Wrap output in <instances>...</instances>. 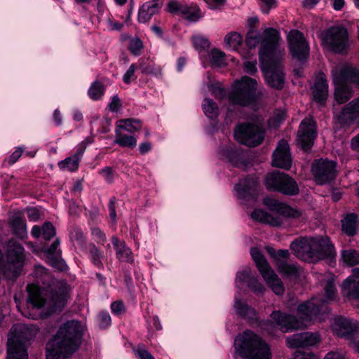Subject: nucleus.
Here are the masks:
<instances>
[{
  "label": "nucleus",
  "instance_id": "nucleus-1",
  "mask_svg": "<svg viewBox=\"0 0 359 359\" xmlns=\"http://www.w3.org/2000/svg\"><path fill=\"white\" fill-rule=\"evenodd\" d=\"M316 278L323 287L325 297H314L311 300L300 304L297 308V314L299 320L295 316L286 315L279 311H273L271 314L273 321L266 320L261 326L268 333L273 334L276 326L283 332H287L306 326L309 322L316 318L320 312V306L336 298V287L334 278L332 274L318 273Z\"/></svg>",
  "mask_w": 359,
  "mask_h": 359
},
{
  "label": "nucleus",
  "instance_id": "nucleus-2",
  "mask_svg": "<svg viewBox=\"0 0 359 359\" xmlns=\"http://www.w3.org/2000/svg\"><path fill=\"white\" fill-rule=\"evenodd\" d=\"M283 42L278 30L267 28L264 32V38L259 50V60L262 70L266 81L273 88L282 89L285 83V73L281 62L285 55Z\"/></svg>",
  "mask_w": 359,
  "mask_h": 359
},
{
  "label": "nucleus",
  "instance_id": "nucleus-3",
  "mask_svg": "<svg viewBox=\"0 0 359 359\" xmlns=\"http://www.w3.org/2000/svg\"><path fill=\"white\" fill-rule=\"evenodd\" d=\"M27 290L28 308L39 311L37 314L30 313L28 317L37 319L60 311L65 306L70 288L65 281L61 280L53 282L48 287L29 284Z\"/></svg>",
  "mask_w": 359,
  "mask_h": 359
},
{
  "label": "nucleus",
  "instance_id": "nucleus-4",
  "mask_svg": "<svg viewBox=\"0 0 359 359\" xmlns=\"http://www.w3.org/2000/svg\"><path fill=\"white\" fill-rule=\"evenodd\" d=\"M85 326L79 320H71L59 327L46 346V359H65L79 348Z\"/></svg>",
  "mask_w": 359,
  "mask_h": 359
},
{
  "label": "nucleus",
  "instance_id": "nucleus-5",
  "mask_svg": "<svg viewBox=\"0 0 359 359\" xmlns=\"http://www.w3.org/2000/svg\"><path fill=\"white\" fill-rule=\"evenodd\" d=\"M290 249L299 259L309 262L332 259L336 255L334 245L327 237L301 238L291 243Z\"/></svg>",
  "mask_w": 359,
  "mask_h": 359
},
{
  "label": "nucleus",
  "instance_id": "nucleus-6",
  "mask_svg": "<svg viewBox=\"0 0 359 359\" xmlns=\"http://www.w3.org/2000/svg\"><path fill=\"white\" fill-rule=\"evenodd\" d=\"M234 348L244 359H272L271 346L259 335L249 330L236 336Z\"/></svg>",
  "mask_w": 359,
  "mask_h": 359
},
{
  "label": "nucleus",
  "instance_id": "nucleus-7",
  "mask_svg": "<svg viewBox=\"0 0 359 359\" xmlns=\"http://www.w3.org/2000/svg\"><path fill=\"white\" fill-rule=\"evenodd\" d=\"M264 203L273 212L269 213L264 210L256 209L251 213V217L253 219L273 226H279L283 224L280 216L298 219L302 215V212L299 210L293 208L275 199L266 198Z\"/></svg>",
  "mask_w": 359,
  "mask_h": 359
},
{
  "label": "nucleus",
  "instance_id": "nucleus-8",
  "mask_svg": "<svg viewBox=\"0 0 359 359\" xmlns=\"http://www.w3.org/2000/svg\"><path fill=\"white\" fill-rule=\"evenodd\" d=\"M260 95L262 93L257 91V81L245 76L233 83L228 99L233 104L247 107L256 102Z\"/></svg>",
  "mask_w": 359,
  "mask_h": 359
},
{
  "label": "nucleus",
  "instance_id": "nucleus-9",
  "mask_svg": "<svg viewBox=\"0 0 359 359\" xmlns=\"http://www.w3.org/2000/svg\"><path fill=\"white\" fill-rule=\"evenodd\" d=\"M37 332L38 330L34 326L25 324L14 325L8 334V354H9L10 351H12L14 355L20 357L22 348L27 354L26 343L32 339L36 336Z\"/></svg>",
  "mask_w": 359,
  "mask_h": 359
},
{
  "label": "nucleus",
  "instance_id": "nucleus-10",
  "mask_svg": "<svg viewBox=\"0 0 359 359\" xmlns=\"http://www.w3.org/2000/svg\"><path fill=\"white\" fill-rule=\"evenodd\" d=\"M250 254L268 286L271 288L276 294H283L285 290L283 284L278 276L269 266L262 252L257 248H252Z\"/></svg>",
  "mask_w": 359,
  "mask_h": 359
},
{
  "label": "nucleus",
  "instance_id": "nucleus-11",
  "mask_svg": "<svg viewBox=\"0 0 359 359\" xmlns=\"http://www.w3.org/2000/svg\"><path fill=\"white\" fill-rule=\"evenodd\" d=\"M322 40L323 43L335 53H345L349 46L348 31L342 26L330 27L324 33Z\"/></svg>",
  "mask_w": 359,
  "mask_h": 359
},
{
  "label": "nucleus",
  "instance_id": "nucleus-12",
  "mask_svg": "<svg viewBox=\"0 0 359 359\" xmlns=\"http://www.w3.org/2000/svg\"><path fill=\"white\" fill-rule=\"evenodd\" d=\"M234 137L241 144L256 147L264 140V131L259 123L240 124L235 128Z\"/></svg>",
  "mask_w": 359,
  "mask_h": 359
},
{
  "label": "nucleus",
  "instance_id": "nucleus-13",
  "mask_svg": "<svg viewBox=\"0 0 359 359\" xmlns=\"http://www.w3.org/2000/svg\"><path fill=\"white\" fill-rule=\"evenodd\" d=\"M287 39L292 57L299 61L306 60L309 54V46L303 34L297 29H293L287 34Z\"/></svg>",
  "mask_w": 359,
  "mask_h": 359
},
{
  "label": "nucleus",
  "instance_id": "nucleus-14",
  "mask_svg": "<svg viewBox=\"0 0 359 359\" xmlns=\"http://www.w3.org/2000/svg\"><path fill=\"white\" fill-rule=\"evenodd\" d=\"M312 172L318 184L330 182L336 175L335 163L323 159L316 160L313 163Z\"/></svg>",
  "mask_w": 359,
  "mask_h": 359
},
{
  "label": "nucleus",
  "instance_id": "nucleus-15",
  "mask_svg": "<svg viewBox=\"0 0 359 359\" xmlns=\"http://www.w3.org/2000/svg\"><path fill=\"white\" fill-rule=\"evenodd\" d=\"M316 137V123L311 117L304 118L300 126L297 133V142L302 148L309 151Z\"/></svg>",
  "mask_w": 359,
  "mask_h": 359
},
{
  "label": "nucleus",
  "instance_id": "nucleus-16",
  "mask_svg": "<svg viewBox=\"0 0 359 359\" xmlns=\"http://www.w3.org/2000/svg\"><path fill=\"white\" fill-rule=\"evenodd\" d=\"M272 165L274 167L289 170L292 165V158L289 144L285 140L278 142L273 154Z\"/></svg>",
  "mask_w": 359,
  "mask_h": 359
},
{
  "label": "nucleus",
  "instance_id": "nucleus-17",
  "mask_svg": "<svg viewBox=\"0 0 359 359\" xmlns=\"http://www.w3.org/2000/svg\"><path fill=\"white\" fill-rule=\"evenodd\" d=\"M332 76L336 83L349 81L355 83L359 86V70L351 67L338 65L332 69Z\"/></svg>",
  "mask_w": 359,
  "mask_h": 359
},
{
  "label": "nucleus",
  "instance_id": "nucleus-18",
  "mask_svg": "<svg viewBox=\"0 0 359 359\" xmlns=\"http://www.w3.org/2000/svg\"><path fill=\"white\" fill-rule=\"evenodd\" d=\"M335 123L342 128H348L355 125L359 128V116L349 102L339 112L334 115Z\"/></svg>",
  "mask_w": 359,
  "mask_h": 359
},
{
  "label": "nucleus",
  "instance_id": "nucleus-19",
  "mask_svg": "<svg viewBox=\"0 0 359 359\" xmlns=\"http://www.w3.org/2000/svg\"><path fill=\"white\" fill-rule=\"evenodd\" d=\"M320 339L318 335L312 332L296 333L286 339L287 346L299 348L312 346L317 344Z\"/></svg>",
  "mask_w": 359,
  "mask_h": 359
},
{
  "label": "nucleus",
  "instance_id": "nucleus-20",
  "mask_svg": "<svg viewBox=\"0 0 359 359\" xmlns=\"http://www.w3.org/2000/svg\"><path fill=\"white\" fill-rule=\"evenodd\" d=\"M236 284L238 288H242L245 284L255 293H262L264 287L253 276H251L250 269L245 268L237 273Z\"/></svg>",
  "mask_w": 359,
  "mask_h": 359
},
{
  "label": "nucleus",
  "instance_id": "nucleus-21",
  "mask_svg": "<svg viewBox=\"0 0 359 359\" xmlns=\"http://www.w3.org/2000/svg\"><path fill=\"white\" fill-rule=\"evenodd\" d=\"M342 294L348 298L359 299V268L353 269V273L343 283Z\"/></svg>",
  "mask_w": 359,
  "mask_h": 359
},
{
  "label": "nucleus",
  "instance_id": "nucleus-22",
  "mask_svg": "<svg viewBox=\"0 0 359 359\" xmlns=\"http://www.w3.org/2000/svg\"><path fill=\"white\" fill-rule=\"evenodd\" d=\"M356 328V322L342 316L335 318L332 324L333 332L341 337H349L355 332Z\"/></svg>",
  "mask_w": 359,
  "mask_h": 359
},
{
  "label": "nucleus",
  "instance_id": "nucleus-23",
  "mask_svg": "<svg viewBox=\"0 0 359 359\" xmlns=\"http://www.w3.org/2000/svg\"><path fill=\"white\" fill-rule=\"evenodd\" d=\"M257 184L258 180L254 177L241 180L234 187L237 198L240 200L248 198L254 200L252 192L256 189Z\"/></svg>",
  "mask_w": 359,
  "mask_h": 359
},
{
  "label": "nucleus",
  "instance_id": "nucleus-24",
  "mask_svg": "<svg viewBox=\"0 0 359 359\" xmlns=\"http://www.w3.org/2000/svg\"><path fill=\"white\" fill-rule=\"evenodd\" d=\"M313 100L323 105L328 95V86L325 75L320 72L317 76L313 86L311 88Z\"/></svg>",
  "mask_w": 359,
  "mask_h": 359
},
{
  "label": "nucleus",
  "instance_id": "nucleus-25",
  "mask_svg": "<svg viewBox=\"0 0 359 359\" xmlns=\"http://www.w3.org/2000/svg\"><path fill=\"white\" fill-rule=\"evenodd\" d=\"M163 4V0H151L145 2L139 8L137 20L140 23L149 22L157 13Z\"/></svg>",
  "mask_w": 359,
  "mask_h": 359
},
{
  "label": "nucleus",
  "instance_id": "nucleus-26",
  "mask_svg": "<svg viewBox=\"0 0 359 359\" xmlns=\"http://www.w3.org/2000/svg\"><path fill=\"white\" fill-rule=\"evenodd\" d=\"M9 224L18 238L23 239L27 237L26 222L21 212H14L9 218Z\"/></svg>",
  "mask_w": 359,
  "mask_h": 359
},
{
  "label": "nucleus",
  "instance_id": "nucleus-27",
  "mask_svg": "<svg viewBox=\"0 0 359 359\" xmlns=\"http://www.w3.org/2000/svg\"><path fill=\"white\" fill-rule=\"evenodd\" d=\"M111 243L116 250V258L121 262H133V256L131 250L126 246V243L116 236L111 238Z\"/></svg>",
  "mask_w": 359,
  "mask_h": 359
},
{
  "label": "nucleus",
  "instance_id": "nucleus-28",
  "mask_svg": "<svg viewBox=\"0 0 359 359\" xmlns=\"http://www.w3.org/2000/svg\"><path fill=\"white\" fill-rule=\"evenodd\" d=\"M114 143L123 147L134 148L137 144V140L132 133L125 131V128L116 126Z\"/></svg>",
  "mask_w": 359,
  "mask_h": 359
},
{
  "label": "nucleus",
  "instance_id": "nucleus-29",
  "mask_svg": "<svg viewBox=\"0 0 359 359\" xmlns=\"http://www.w3.org/2000/svg\"><path fill=\"white\" fill-rule=\"evenodd\" d=\"M220 157L223 159L229 161L233 166L240 167L243 166V154L236 149L233 147H229L225 149H222L219 151Z\"/></svg>",
  "mask_w": 359,
  "mask_h": 359
},
{
  "label": "nucleus",
  "instance_id": "nucleus-30",
  "mask_svg": "<svg viewBox=\"0 0 359 359\" xmlns=\"http://www.w3.org/2000/svg\"><path fill=\"white\" fill-rule=\"evenodd\" d=\"M56 233V231L52 223L46 222L41 227L35 225L32 227L31 234L34 238H38L42 236L44 240L48 241Z\"/></svg>",
  "mask_w": 359,
  "mask_h": 359
},
{
  "label": "nucleus",
  "instance_id": "nucleus-31",
  "mask_svg": "<svg viewBox=\"0 0 359 359\" xmlns=\"http://www.w3.org/2000/svg\"><path fill=\"white\" fill-rule=\"evenodd\" d=\"M299 191V187L294 180L285 173L278 191L285 195L294 196L298 194Z\"/></svg>",
  "mask_w": 359,
  "mask_h": 359
},
{
  "label": "nucleus",
  "instance_id": "nucleus-32",
  "mask_svg": "<svg viewBox=\"0 0 359 359\" xmlns=\"http://www.w3.org/2000/svg\"><path fill=\"white\" fill-rule=\"evenodd\" d=\"M236 311L238 315L243 318H247L250 320H256L257 319V313L253 308L250 307L245 302H242L237 296H235Z\"/></svg>",
  "mask_w": 359,
  "mask_h": 359
},
{
  "label": "nucleus",
  "instance_id": "nucleus-33",
  "mask_svg": "<svg viewBox=\"0 0 359 359\" xmlns=\"http://www.w3.org/2000/svg\"><path fill=\"white\" fill-rule=\"evenodd\" d=\"M59 245L60 241L58 239H56L50 245V247L46 250V252L49 256L53 257V260H51L50 262L51 264L54 267L57 268L60 270H64L67 267L65 263L62 260L56 259L61 255V250L59 248Z\"/></svg>",
  "mask_w": 359,
  "mask_h": 359
},
{
  "label": "nucleus",
  "instance_id": "nucleus-34",
  "mask_svg": "<svg viewBox=\"0 0 359 359\" xmlns=\"http://www.w3.org/2000/svg\"><path fill=\"white\" fill-rule=\"evenodd\" d=\"M335 85L334 97L336 101L339 104L346 102L352 97V91L351 88L346 84L347 81H341Z\"/></svg>",
  "mask_w": 359,
  "mask_h": 359
},
{
  "label": "nucleus",
  "instance_id": "nucleus-35",
  "mask_svg": "<svg viewBox=\"0 0 359 359\" xmlns=\"http://www.w3.org/2000/svg\"><path fill=\"white\" fill-rule=\"evenodd\" d=\"M284 175V172L279 171L268 173L265 177V185L266 189L278 191Z\"/></svg>",
  "mask_w": 359,
  "mask_h": 359
},
{
  "label": "nucleus",
  "instance_id": "nucleus-36",
  "mask_svg": "<svg viewBox=\"0 0 359 359\" xmlns=\"http://www.w3.org/2000/svg\"><path fill=\"white\" fill-rule=\"evenodd\" d=\"M342 231L348 236H353L357 231V216L353 214L347 215L342 220Z\"/></svg>",
  "mask_w": 359,
  "mask_h": 359
},
{
  "label": "nucleus",
  "instance_id": "nucleus-37",
  "mask_svg": "<svg viewBox=\"0 0 359 359\" xmlns=\"http://www.w3.org/2000/svg\"><path fill=\"white\" fill-rule=\"evenodd\" d=\"M225 46L230 49L236 50L243 43L242 36L236 32H231L224 36Z\"/></svg>",
  "mask_w": 359,
  "mask_h": 359
},
{
  "label": "nucleus",
  "instance_id": "nucleus-38",
  "mask_svg": "<svg viewBox=\"0 0 359 359\" xmlns=\"http://www.w3.org/2000/svg\"><path fill=\"white\" fill-rule=\"evenodd\" d=\"M203 110L206 116L210 118H216L219 115V107L215 102L210 98H205L203 101Z\"/></svg>",
  "mask_w": 359,
  "mask_h": 359
},
{
  "label": "nucleus",
  "instance_id": "nucleus-39",
  "mask_svg": "<svg viewBox=\"0 0 359 359\" xmlns=\"http://www.w3.org/2000/svg\"><path fill=\"white\" fill-rule=\"evenodd\" d=\"M182 15L187 20L190 22H196L202 18V13L201 10L196 6H185L182 8Z\"/></svg>",
  "mask_w": 359,
  "mask_h": 359
},
{
  "label": "nucleus",
  "instance_id": "nucleus-40",
  "mask_svg": "<svg viewBox=\"0 0 359 359\" xmlns=\"http://www.w3.org/2000/svg\"><path fill=\"white\" fill-rule=\"evenodd\" d=\"M278 271L283 275L290 278H296L300 273V269L296 265L288 264L285 262L278 264Z\"/></svg>",
  "mask_w": 359,
  "mask_h": 359
},
{
  "label": "nucleus",
  "instance_id": "nucleus-41",
  "mask_svg": "<svg viewBox=\"0 0 359 359\" xmlns=\"http://www.w3.org/2000/svg\"><path fill=\"white\" fill-rule=\"evenodd\" d=\"M105 88L103 84L98 81H95L90 86L88 94L92 100H97L102 97Z\"/></svg>",
  "mask_w": 359,
  "mask_h": 359
},
{
  "label": "nucleus",
  "instance_id": "nucleus-42",
  "mask_svg": "<svg viewBox=\"0 0 359 359\" xmlns=\"http://www.w3.org/2000/svg\"><path fill=\"white\" fill-rule=\"evenodd\" d=\"M343 262L348 266H353L359 263V253L355 250H346L341 252Z\"/></svg>",
  "mask_w": 359,
  "mask_h": 359
},
{
  "label": "nucleus",
  "instance_id": "nucleus-43",
  "mask_svg": "<svg viewBox=\"0 0 359 359\" xmlns=\"http://www.w3.org/2000/svg\"><path fill=\"white\" fill-rule=\"evenodd\" d=\"M79 162L78 158L72 156L60 161L58 166L62 170L74 172L78 170Z\"/></svg>",
  "mask_w": 359,
  "mask_h": 359
},
{
  "label": "nucleus",
  "instance_id": "nucleus-44",
  "mask_svg": "<svg viewBox=\"0 0 359 359\" xmlns=\"http://www.w3.org/2000/svg\"><path fill=\"white\" fill-rule=\"evenodd\" d=\"M89 253L93 264L98 268H102L103 264L102 260L103 256L100 249L97 248L95 244L90 243L89 245Z\"/></svg>",
  "mask_w": 359,
  "mask_h": 359
},
{
  "label": "nucleus",
  "instance_id": "nucleus-45",
  "mask_svg": "<svg viewBox=\"0 0 359 359\" xmlns=\"http://www.w3.org/2000/svg\"><path fill=\"white\" fill-rule=\"evenodd\" d=\"M120 123L117 127L125 128V131L132 134L141 128L140 122L137 120L126 119L121 121Z\"/></svg>",
  "mask_w": 359,
  "mask_h": 359
},
{
  "label": "nucleus",
  "instance_id": "nucleus-46",
  "mask_svg": "<svg viewBox=\"0 0 359 359\" xmlns=\"http://www.w3.org/2000/svg\"><path fill=\"white\" fill-rule=\"evenodd\" d=\"M70 239L75 246L83 248L86 241L83 233L80 229L75 228L71 231Z\"/></svg>",
  "mask_w": 359,
  "mask_h": 359
},
{
  "label": "nucleus",
  "instance_id": "nucleus-47",
  "mask_svg": "<svg viewBox=\"0 0 359 359\" xmlns=\"http://www.w3.org/2000/svg\"><path fill=\"white\" fill-rule=\"evenodd\" d=\"M264 32H265V30ZM264 38V32H263L262 40L261 41V36H260L259 33H258L257 32H255V31H251V32H248V34L247 35L246 44L250 48H255L260 42H261V44L262 43ZM262 48V46L260 47V48Z\"/></svg>",
  "mask_w": 359,
  "mask_h": 359
},
{
  "label": "nucleus",
  "instance_id": "nucleus-48",
  "mask_svg": "<svg viewBox=\"0 0 359 359\" xmlns=\"http://www.w3.org/2000/svg\"><path fill=\"white\" fill-rule=\"evenodd\" d=\"M210 62L215 66L222 67L225 63V54L218 49H213L210 53Z\"/></svg>",
  "mask_w": 359,
  "mask_h": 359
},
{
  "label": "nucleus",
  "instance_id": "nucleus-49",
  "mask_svg": "<svg viewBox=\"0 0 359 359\" xmlns=\"http://www.w3.org/2000/svg\"><path fill=\"white\" fill-rule=\"evenodd\" d=\"M192 42L194 48L198 51H202L210 46L208 39L203 36H194L192 38Z\"/></svg>",
  "mask_w": 359,
  "mask_h": 359
},
{
  "label": "nucleus",
  "instance_id": "nucleus-50",
  "mask_svg": "<svg viewBox=\"0 0 359 359\" xmlns=\"http://www.w3.org/2000/svg\"><path fill=\"white\" fill-rule=\"evenodd\" d=\"M142 46V42L140 39L133 38L129 42L128 49L135 55H139Z\"/></svg>",
  "mask_w": 359,
  "mask_h": 359
},
{
  "label": "nucleus",
  "instance_id": "nucleus-51",
  "mask_svg": "<svg viewBox=\"0 0 359 359\" xmlns=\"http://www.w3.org/2000/svg\"><path fill=\"white\" fill-rule=\"evenodd\" d=\"M285 112L283 111H277L275 112L273 116L269 121L270 126L277 127L285 118Z\"/></svg>",
  "mask_w": 359,
  "mask_h": 359
},
{
  "label": "nucleus",
  "instance_id": "nucleus-52",
  "mask_svg": "<svg viewBox=\"0 0 359 359\" xmlns=\"http://www.w3.org/2000/svg\"><path fill=\"white\" fill-rule=\"evenodd\" d=\"M99 174L102 175L107 183L111 184L114 180V171L111 167H104L99 170Z\"/></svg>",
  "mask_w": 359,
  "mask_h": 359
},
{
  "label": "nucleus",
  "instance_id": "nucleus-53",
  "mask_svg": "<svg viewBox=\"0 0 359 359\" xmlns=\"http://www.w3.org/2000/svg\"><path fill=\"white\" fill-rule=\"evenodd\" d=\"M186 5H182L177 1H172L168 4V11L172 14H182V8L185 7Z\"/></svg>",
  "mask_w": 359,
  "mask_h": 359
},
{
  "label": "nucleus",
  "instance_id": "nucleus-54",
  "mask_svg": "<svg viewBox=\"0 0 359 359\" xmlns=\"http://www.w3.org/2000/svg\"><path fill=\"white\" fill-rule=\"evenodd\" d=\"M244 70L246 73L253 74L257 72V60L255 58H251L244 62Z\"/></svg>",
  "mask_w": 359,
  "mask_h": 359
},
{
  "label": "nucleus",
  "instance_id": "nucleus-55",
  "mask_svg": "<svg viewBox=\"0 0 359 359\" xmlns=\"http://www.w3.org/2000/svg\"><path fill=\"white\" fill-rule=\"evenodd\" d=\"M261 9L263 13H269V11L276 4V0H259Z\"/></svg>",
  "mask_w": 359,
  "mask_h": 359
},
{
  "label": "nucleus",
  "instance_id": "nucleus-56",
  "mask_svg": "<svg viewBox=\"0 0 359 359\" xmlns=\"http://www.w3.org/2000/svg\"><path fill=\"white\" fill-rule=\"evenodd\" d=\"M136 70V67L134 64H132L128 71L125 73L123 76V81L128 84L131 82L132 80L135 79V72Z\"/></svg>",
  "mask_w": 359,
  "mask_h": 359
},
{
  "label": "nucleus",
  "instance_id": "nucleus-57",
  "mask_svg": "<svg viewBox=\"0 0 359 359\" xmlns=\"http://www.w3.org/2000/svg\"><path fill=\"white\" fill-rule=\"evenodd\" d=\"M35 271L38 278L37 284H39L43 280H48L50 278L49 275L46 273V269L43 266H38Z\"/></svg>",
  "mask_w": 359,
  "mask_h": 359
},
{
  "label": "nucleus",
  "instance_id": "nucleus-58",
  "mask_svg": "<svg viewBox=\"0 0 359 359\" xmlns=\"http://www.w3.org/2000/svg\"><path fill=\"white\" fill-rule=\"evenodd\" d=\"M291 359H320L319 357L311 352H296Z\"/></svg>",
  "mask_w": 359,
  "mask_h": 359
},
{
  "label": "nucleus",
  "instance_id": "nucleus-59",
  "mask_svg": "<svg viewBox=\"0 0 359 359\" xmlns=\"http://www.w3.org/2000/svg\"><path fill=\"white\" fill-rule=\"evenodd\" d=\"M135 353L140 359H154L153 355L143 346H138Z\"/></svg>",
  "mask_w": 359,
  "mask_h": 359
},
{
  "label": "nucleus",
  "instance_id": "nucleus-60",
  "mask_svg": "<svg viewBox=\"0 0 359 359\" xmlns=\"http://www.w3.org/2000/svg\"><path fill=\"white\" fill-rule=\"evenodd\" d=\"M92 234L97 243H104L106 241L104 233L97 227H93L91 229Z\"/></svg>",
  "mask_w": 359,
  "mask_h": 359
},
{
  "label": "nucleus",
  "instance_id": "nucleus-61",
  "mask_svg": "<svg viewBox=\"0 0 359 359\" xmlns=\"http://www.w3.org/2000/svg\"><path fill=\"white\" fill-rule=\"evenodd\" d=\"M100 317V327L102 328H105L110 325L111 324V317L108 313H101L99 316Z\"/></svg>",
  "mask_w": 359,
  "mask_h": 359
},
{
  "label": "nucleus",
  "instance_id": "nucleus-62",
  "mask_svg": "<svg viewBox=\"0 0 359 359\" xmlns=\"http://www.w3.org/2000/svg\"><path fill=\"white\" fill-rule=\"evenodd\" d=\"M108 107L110 111L116 112L121 107V100L117 95H114L111 102H109Z\"/></svg>",
  "mask_w": 359,
  "mask_h": 359
},
{
  "label": "nucleus",
  "instance_id": "nucleus-63",
  "mask_svg": "<svg viewBox=\"0 0 359 359\" xmlns=\"http://www.w3.org/2000/svg\"><path fill=\"white\" fill-rule=\"evenodd\" d=\"M22 154V149L18 147L8 158L7 160L8 163L11 165L14 164L21 156Z\"/></svg>",
  "mask_w": 359,
  "mask_h": 359
},
{
  "label": "nucleus",
  "instance_id": "nucleus-64",
  "mask_svg": "<svg viewBox=\"0 0 359 359\" xmlns=\"http://www.w3.org/2000/svg\"><path fill=\"white\" fill-rule=\"evenodd\" d=\"M112 312L116 315L121 314L124 311V305L121 301L114 302L111 304Z\"/></svg>",
  "mask_w": 359,
  "mask_h": 359
}]
</instances>
